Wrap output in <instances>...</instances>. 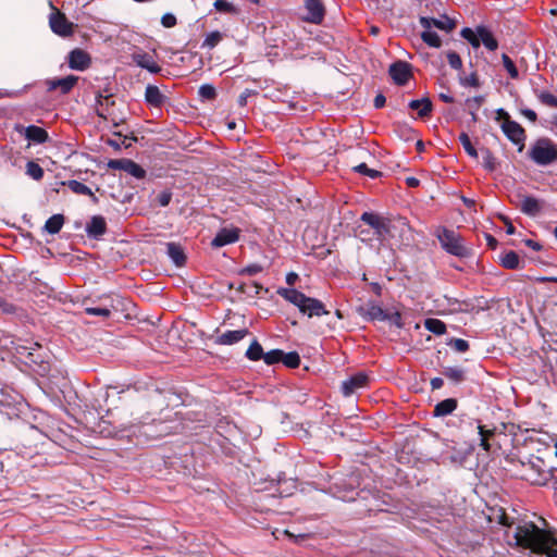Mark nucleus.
Here are the masks:
<instances>
[{
	"mask_svg": "<svg viewBox=\"0 0 557 557\" xmlns=\"http://www.w3.org/2000/svg\"><path fill=\"white\" fill-rule=\"evenodd\" d=\"M523 545L533 554L557 557V531L542 516L524 510Z\"/></svg>",
	"mask_w": 557,
	"mask_h": 557,
	"instance_id": "obj_1",
	"label": "nucleus"
},
{
	"mask_svg": "<svg viewBox=\"0 0 557 557\" xmlns=\"http://www.w3.org/2000/svg\"><path fill=\"white\" fill-rule=\"evenodd\" d=\"M277 294L285 300L295 305L302 314L308 318L321 317L329 314L322 301L315 298L306 296L304 293L294 288H280Z\"/></svg>",
	"mask_w": 557,
	"mask_h": 557,
	"instance_id": "obj_2",
	"label": "nucleus"
},
{
	"mask_svg": "<svg viewBox=\"0 0 557 557\" xmlns=\"http://www.w3.org/2000/svg\"><path fill=\"white\" fill-rule=\"evenodd\" d=\"M550 478V469L545 465L543 457L536 456L524 462V481L531 485H546Z\"/></svg>",
	"mask_w": 557,
	"mask_h": 557,
	"instance_id": "obj_3",
	"label": "nucleus"
},
{
	"mask_svg": "<svg viewBox=\"0 0 557 557\" xmlns=\"http://www.w3.org/2000/svg\"><path fill=\"white\" fill-rule=\"evenodd\" d=\"M436 237L441 243L442 248L448 253L460 258L468 257L470 255V250L463 244V238L454 230H448L446 227L438 228Z\"/></svg>",
	"mask_w": 557,
	"mask_h": 557,
	"instance_id": "obj_4",
	"label": "nucleus"
},
{
	"mask_svg": "<svg viewBox=\"0 0 557 557\" xmlns=\"http://www.w3.org/2000/svg\"><path fill=\"white\" fill-rule=\"evenodd\" d=\"M529 156L539 165H549L557 161V145L548 138H540L530 148Z\"/></svg>",
	"mask_w": 557,
	"mask_h": 557,
	"instance_id": "obj_5",
	"label": "nucleus"
},
{
	"mask_svg": "<svg viewBox=\"0 0 557 557\" xmlns=\"http://www.w3.org/2000/svg\"><path fill=\"white\" fill-rule=\"evenodd\" d=\"M550 435L536 430L524 429V453L534 458V453L539 455H549L552 445L548 442Z\"/></svg>",
	"mask_w": 557,
	"mask_h": 557,
	"instance_id": "obj_6",
	"label": "nucleus"
},
{
	"mask_svg": "<svg viewBox=\"0 0 557 557\" xmlns=\"http://www.w3.org/2000/svg\"><path fill=\"white\" fill-rule=\"evenodd\" d=\"M495 120L499 123L502 131L509 140L518 145V151H522V126L510 119L504 109L496 110Z\"/></svg>",
	"mask_w": 557,
	"mask_h": 557,
	"instance_id": "obj_7",
	"label": "nucleus"
},
{
	"mask_svg": "<svg viewBox=\"0 0 557 557\" xmlns=\"http://www.w3.org/2000/svg\"><path fill=\"white\" fill-rule=\"evenodd\" d=\"M360 220L373 230V234L379 240H385L388 236L393 235L392 230L395 225L387 218L373 212H363Z\"/></svg>",
	"mask_w": 557,
	"mask_h": 557,
	"instance_id": "obj_8",
	"label": "nucleus"
},
{
	"mask_svg": "<svg viewBox=\"0 0 557 557\" xmlns=\"http://www.w3.org/2000/svg\"><path fill=\"white\" fill-rule=\"evenodd\" d=\"M101 304L99 306H88L85 307V312L89 315L101 317L102 319H108L111 317L113 312H121L125 307V299L115 296V297H103L100 299Z\"/></svg>",
	"mask_w": 557,
	"mask_h": 557,
	"instance_id": "obj_9",
	"label": "nucleus"
},
{
	"mask_svg": "<svg viewBox=\"0 0 557 557\" xmlns=\"http://www.w3.org/2000/svg\"><path fill=\"white\" fill-rule=\"evenodd\" d=\"M49 25L54 34L62 37L70 36L73 33V23L70 22L65 14L60 11H54L50 14Z\"/></svg>",
	"mask_w": 557,
	"mask_h": 557,
	"instance_id": "obj_10",
	"label": "nucleus"
},
{
	"mask_svg": "<svg viewBox=\"0 0 557 557\" xmlns=\"http://www.w3.org/2000/svg\"><path fill=\"white\" fill-rule=\"evenodd\" d=\"M108 166L112 170H122L138 180L146 176V171L131 159H112L108 162Z\"/></svg>",
	"mask_w": 557,
	"mask_h": 557,
	"instance_id": "obj_11",
	"label": "nucleus"
},
{
	"mask_svg": "<svg viewBox=\"0 0 557 557\" xmlns=\"http://www.w3.org/2000/svg\"><path fill=\"white\" fill-rule=\"evenodd\" d=\"M388 73L396 85L404 86L412 75L411 65L405 61H396L391 64Z\"/></svg>",
	"mask_w": 557,
	"mask_h": 557,
	"instance_id": "obj_12",
	"label": "nucleus"
},
{
	"mask_svg": "<svg viewBox=\"0 0 557 557\" xmlns=\"http://www.w3.org/2000/svg\"><path fill=\"white\" fill-rule=\"evenodd\" d=\"M15 131L24 134L25 138L35 144H44L49 139V135L46 129L36 125L22 126L16 125Z\"/></svg>",
	"mask_w": 557,
	"mask_h": 557,
	"instance_id": "obj_13",
	"label": "nucleus"
},
{
	"mask_svg": "<svg viewBox=\"0 0 557 557\" xmlns=\"http://www.w3.org/2000/svg\"><path fill=\"white\" fill-rule=\"evenodd\" d=\"M419 22L423 28L436 27L447 33L451 32L456 27V22L447 15H443L440 18L421 16Z\"/></svg>",
	"mask_w": 557,
	"mask_h": 557,
	"instance_id": "obj_14",
	"label": "nucleus"
},
{
	"mask_svg": "<svg viewBox=\"0 0 557 557\" xmlns=\"http://www.w3.org/2000/svg\"><path fill=\"white\" fill-rule=\"evenodd\" d=\"M69 66L72 70L84 71L89 67L91 63L90 55L83 49L76 48L69 53Z\"/></svg>",
	"mask_w": 557,
	"mask_h": 557,
	"instance_id": "obj_15",
	"label": "nucleus"
},
{
	"mask_svg": "<svg viewBox=\"0 0 557 557\" xmlns=\"http://www.w3.org/2000/svg\"><path fill=\"white\" fill-rule=\"evenodd\" d=\"M305 8L308 12L305 20L313 24H320L325 14L324 7L321 0H304Z\"/></svg>",
	"mask_w": 557,
	"mask_h": 557,
	"instance_id": "obj_16",
	"label": "nucleus"
},
{
	"mask_svg": "<svg viewBox=\"0 0 557 557\" xmlns=\"http://www.w3.org/2000/svg\"><path fill=\"white\" fill-rule=\"evenodd\" d=\"M78 81L77 76L69 75L63 78H54L47 81L48 90L52 91L60 89L62 95L69 94Z\"/></svg>",
	"mask_w": 557,
	"mask_h": 557,
	"instance_id": "obj_17",
	"label": "nucleus"
},
{
	"mask_svg": "<svg viewBox=\"0 0 557 557\" xmlns=\"http://www.w3.org/2000/svg\"><path fill=\"white\" fill-rule=\"evenodd\" d=\"M368 384V376L364 373H357L342 383V392L345 396L352 395L357 389Z\"/></svg>",
	"mask_w": 557,
	"mask_h": 557,
	"instance_id": "obj_18",
	"label": "nucleus"
},
{
	"mask_svg": "<svg viewBox=\"0 0 557 557\" xmlns=\"http://www.w3.org/2000/svg\"><path fill=\"white\" fill-rule=\"evenodd\" d=\"M239 234L237 228H222L218 232L211 242V246L215 248L233 244L238 240Z\"/></svg>",
	"mask_w": 557,
	"mask_h": 557,
	"instance_id": "obj_19",
	"label": "nucleus"
},
{
	"mask_svg": "<svg viewBox=\"0 0 557 557\" xmlns=\"http://www.w3.org/2000/svg\"><path fill=\"white\" fill-rule=\"evenodd\" d=\"M107 232V223L103 216L94 215L86 225V233L90 238H100Z\"/></svg>",
	"mask_w": 557,
	"mask_h": 557,
	"instance_id": "obj_20",
	"label": "nucleus"
},
{
	"mask_svg": "<svg viewBox=\"0 0 557 557\" xmlns=\"http://www.w3.org/2000/svg\"><path fill=\"white\" fill-rule=\"evenodd\" d=\"M145 101L151 107L161 108L168 101V97L158 86L148 85L145 90Z\"/></svg>",
	"mask_w": 557,
	"mask_h": 557,
	"instance_id": "obj_21",
	"label": "nucleus"
},
{
	"mask_svg": "<svg viewBox=\"0 0 557 557\" xmlns=\"http://www.w3.org/2000/svg\"><path fill=\"white\" fill-rule=\"evenodd\" d=\"M133 61L140 67L146 69L150 73L157 74L161 71V66L157 64L153 57L146 52H136L133 54Z\"/></svg>",
	"mask_w": 557,
	"mask_h": 557,
	"instance_id": "obj_22",
	"label": "nucleus"
},
{
	"mask_svg": "<svg viewBox=\"0 0 557 557\" xmlns=\"http://www.w3.org/2000/svg\"><path fill=\"white\" fill-rule=\"evenodd\" d=\"M249 334L247 329L227 331L216 337L215 343L219 345H233L245 338Z\"/></svg>",
	"mask_w": 557,
	"mask_h": 557,
	"instance_id": "obj_23",
	"label": "nucleus"
},
{
	"mask_svg": "<svg viewBox=\"0 0 557 557\" xmlns=\"http://www.w3.org/2000/svg\"><path fill=\"white\" fill-rule=\"evenodd\" d=\"M361 314L368 320H377L385 321L387 318V312L373 302H369L364 308H361Z\"/></svg>",
	"mask_w": 557,
	"mask_h": 557,
	"instance_id": "obj_24",
	"label": "nucleus"
},
{
	"mask_svg": "<svg viewBox=\"0 0 557 557\" xmlns=\"http://www.w3.org/2000/svg\"><path fill=\"white\" fill-rule=\"evenodd\" d=\"M166 252H168V256L172 259V261L177 267L184 265V263L186 261V256H185L184 250L181 247V245H178L176 243H168L166 244Z\"/></svg>",
	"mask_w": 557,
	"mask_h": 557,
	"instance_id": "obj_25",
	"label": "nucleus"
},
{
	"mask_svg": "<svg viewBox=\"0 0 557 557\" xmlns=\"http://www.w3.org/2000/svg\"><path fill=\"white\" fill-rule=\"evenodd\" d=\"M457 408V400L455 398H446L440 401L434 408L435 417H445L450 414Z\"/></svg>",
	"mask_w": 557,
	"mask_h": 557,
	"instance_id": "obj_26",
	"label": "nucleus"
},
{
	"mask_svg": "<svg viewBox=\"0 0 557 557\" xmlns=\"http://www.w3.org/2000/svg\"><path fill=\"white\" fill-rule=\"evenodd\" d=\"M476 32L480 37V44L482 42L491 51L497 49V40L494 38L493 34L487 28L479 26L476 28Z\"/></svg>",
	"mask_w": 557,
	"mask_h": 557,
	"instance_id": "obj_27",
	"label": "nucleus"
},
{
	"mask_svg": "<svg viewBox=\"0 0 557 557\" xmlns=\"http://www.w3.org/2000/svg\"><path fill=\"white\" fill-rule=\"evenodd\" d=\"M409 108L418 110L420 117L428 116L432 111V102L429 98L416 99L409 102Z\"/></svg>",
	"mask_w": 557,
	"mask_h": 557,
	"instance_id": "obj_28",
	"label": "nucleus"
},
{
	"mask_svg": "<svg viewBox=\"0 0 557 557\" xmlns=\"http://www.w3.org/2000/svg\"><path fill=\"white\" fill-rule=\"evenodd\" d=\"M543 208V202L530 196H524V214L535 216Z\"/></svg>",
	"mask_w": 557,
	"mask_h": 557,
	"instance_id": "obj_29",
	"label": "nucleus"
},
{
	"mask_svg": "<svg viewBox=\"0 0 557 557\" xmlns=\"http://www.w3.org/2000/svg\"><path fill=\"white\" fill-rule=\"evenodd\" d=\"M64 224V216L62 214H53L45 223V231L49 234H58Z\"/></svg>",
	"mask_w": 557,
	"mask_h": 557,
	"instance_id": "obj_30",
	"label": "nucleus"
},
{
	"mask_svg": "<svg viewBox=\"0 0 557 557\" xmlns=\"http://www.w3.org/2000/svg\"><path fill=\"white\" fill-rule=\"evenodd\" d=\"M443 374L455 384H458L466 379V371L459 367H446Z\"/></svg>",
	"mask_w": 557,
	"mask_h": 557,
	"instance_id": "obj_31",
	"label": "nucleus"
},
{
	"mask_svg": "<svg viewBox=\"0 0 557 557\" xmlns=\"http://www.w3.org/2000/svg\"><path fill=\"white\" fill-rule=\"evenodd\" d=\"M519 256L510 250L499 256V262L505 269H516L519 265Z\"/></svg>",
	"mask_w": 557,
	"mask_h": 557,
	"instance_id": "obj_32",
	"label": "nucleus"
},
{
	"mask_svg": "<svg viewBox=\"0 0 557 557\" xmlns=\"http://www.w3.org/2000/svg\"><path fill=\"white\" fill-rule=\"evenodd\" d=\"M424 327L435 335H443L446 332V324L434 318L426 319L424 321Z\"/></svg>",
	"mask_w": 557,
	"mask_h": 557,
	"instance_id": "obj_33",
	"label": "nucleus"
},
{
	"mask_svg": "<svg viewBox=\"0 0 557 557\" xmlns=\"http://www.w3.org/2000/svg\"><path fill=\"white\" fill-rule=\"evenodd\" d=\"M422 40L433 48H440L442 45V40L440 36L432 30V28H424V30L421 33Z\"/></svg>",
	"mask_w": 557,
	"mask_h": 557,
	"instance_id": "obj_34",
	"label": "nucleus"
},
{
	"mask_svg": "<svg viewBox=\"0 0 557 557\" xmlns=\"http://www.w3.org/2000/svg\"><path fill=\"white\" fill-rule=\"evenodd\" d=\"M478 430H479V435H480V446L484 450L488 451L490 450L488 440H490V437L494 436L495 430L486 429L485 425H481V424L478 425Z\"/></svg>",
	"mask_w": 557,
	"mask_h": 557,
	"instance_id": "obj_35",
	"label": "nucleus"
},
{
	"mask_svg": "<svg viewBox=\"0 0 557 557\" xmlns=\"http://www.w3.org/2000/svg\"><path fill=\"white\" fill-rule=\"evenodd\" d=\"M263 348L258 341H253L246 351V357L251 361H258L263 358Z\"/></svg>",
	"mask_w": 557,
	"mask_h": 557,
	"instance_id": "obj_36",
	"label": "nucleus"
},
{
	"mask_svg": "<svg viewBox=\"0 0 557 557\" xmlns=\"http://www.w3.org/2000/svg\"><path fill=\"white\" fill-rule=\"evenodd\" d=\"M97 101L100 104V109L97 110V114L100 117L107 119V111L110 106L114 104V100L111 99V96H102L99 94L97 96Z\"/></svg>",
	"mask_w": 557,
	"mask_h": 557,
	"instance_id": "obj_37",
	"label": "nucleus"
},
{
	"mask_svg": "<svg viewBox=\"0 0 557 557\" xmlns=\"http://www.w3.org/2000/svg\"><path fill=\"white\" fill-rule=\"evenodd\" d=\"M281 362H283L287 368L295 369L300 364V357L296 351H290L287 354L283 351Z\"/></svg>",
	"mask_w": 557,
	"mask_h": 557,
	"instance_id": "obj_38",
	"label": "nucleus"
},
{
	"mask_svg": "<svg viewBox=\"0 0 557 557\" xmlns=\"http://www.w3.org/2000/svg\"><path fill=\"white\" fill-rule=\"evenodd\" d=\"M26 174L33 180L39 181L44 176V170L38 163L28 161L26 164Z\"/></svg>",
	"mask_w": 557,
	"mask_h": 557,
	"instance_id": "obj_39",
	"label": "nucleus"
},
{
	"mask_svg": "<svg viewBox=\"0 0 557 557\" xmlns=\"http://www.w3.org/2000/svg\"><path fill=\"white\" fill-rule=\"evenodd\" d=\"M67 186L75 194L94 196L91 189L78 181H75V180L69 181Z\"/></svg>",
	"mask_w": 557,
	"mask_h": 557,
	"instance_id": "obj_40",
	"label": "nucleus"
},
{
	"mask_svg": "<svg viewBox=\"0 0 557 557\" xmlns=\"http://www.w3.org/2000/svg\"><path fill=\"white\" fill-rule=\"evenodd\" d=\"M223 39V34L220 33L219 30H215V32H211L209 33L203 42H202V47H206V48H209V49H212L214 48L221 40Z\"/></svg>",
	"mask_w": 557,
	"mask_h": 557,
	"instance_id": "obj_41",
	"label": "nucleus"
},
{
	"mask_svg": "<svg viewBox=\"0 0 557 557\" xmlns=\"http://www.w3.org/2000/svg\"><path fill=\"white\" fill-rule=\"evenodd\" d=\"M460 35H461L462 38L468 40L473 48H479L480 47V37L478 35V32H473L471 28L465 27L461 30Z\"/></svg>",
	"mask_w": 557,
	"mask_h": 557,
	"instance_id": "obj_42",
	"label": "nucleus"
},
{
	"mask_svg": "<svg viewBox=\"0 0 557 557\" xmlns=\"http://www.w3.org/2000/svg\"><path fill=\"white\" fill-rule=\"evenodd\" d=\"M199 97L202 100H213L216 97L215 88L210 84H203L199 87L198 90Z\"/></svg>",
	"mask_w": 557,
	"mask_h": 557,
	"instance_id": "obj_43",
	"label": "nucleus"
},
{
	"mask_svg": "<svg viewBox=\"0 0 557 557\" xmlns=\"http://www.w3.org/2000/svg\"><path fill=\"white\" fill-rule=\"evenodd\" d=\"M352 170L359 174L367 175L371 178H377L382 175L380 171L368 168L366 163H360L354 166Z\"/></svg>",
	"mask_w": 557,
	"mask_h": 557,
	"instance_id": "obj_44",
	"label": "nucleus"
},
{
	"mask_svg": "<svg viewBox=\"0 0 557 557\" xmlns=\"http://www.w3.org/2000/svg\"><path fill=\"white\" fill-rule=\"evenodd\" d=\"M459 140L462 145V147L465 148V150L467 151V153L473 158H478V151L476 149L473 147L471 140H470V137L468 136V134L466 133H461L460 136H459Z\"/></svg>",
	"mask_w": 557,
	"mask_h": 557,
	"instance_id": "obj_45",
	"label": "nucleus"
},
{
	"mask_svg": "<svg viewBox=\"0 0 557 557\" xmlns=\"http://www.w3.org/2000/svg\"><path fill=\"white\" fill-rule=\"evenodd\" d=\"M282 355H283V350L281 349H273L269 352H265L263 355V360L267 364L271 366V364H274V363H277V362H281V359H282Z\"/></svg>",
	"mask_w": 557,
	"mask_h": 557,
	"instance_id": "obj_46",
	"label": "nucleus"
},
{
	"mask_svg": "<svg viewBox=\"0 0 557 557\" xmlns=\"http://www.w3.org/2000/svg\"><path fill=\"white\" fill-rule=\"evenodd\" d=\"M482 163L485 169L493 171L495 169V158L488 149H481Z\"/></svg>",
	"mask_w": 557,
	"mask_h": 557,
	"instance_id": "obj_47",
	"label": "nucleus"
},
{
	"mask_svg": "<svg viewBox=\"0 0 557 557\" xmlns=\"http://www.w3.org/2000/svg\"><path fill=\"white\" fill-rule=\"evenodd\" d=\"M213 5H214L215 10L219 12L232 13V14L238 13V10L232 3L226 2L224 0H215Z\"/></svg>",
	"mask_w": 557,
	"mask_h": 557,
	"instance_id": "obj_48",
	"label": "nucleus"
},
{
	"mask_svg": "<svg viewBox=\"0 0 557 557\" xmlns=\"http://www.w3.org/2000/svg\"><path fill=\"white\" fill-rule=\"evenodd\" d=\"M537 97L543 104H545L549 108H557V97L554 96L553 94L547 92V91H542L539 94Z\"/></svg>",
	"mask_w": 557,
	"mask_h": 557,
	"instance_id": "obj_49",
	"label": "nucleus"
},
{
	"mask_svg": "<svg viewBox=\"0 0 557 557\" xmlns=\"http://www.w3.org/2000/svg\"><path fill=\"white\" fill-rule=\"evenodd\" d=\"M447 345L458 352H465L469 349V343L462 338H451Z\"/></svg>",
	"mask_w": 557,
	"mask_h": 557,
	"instance_id": "obj_50",
	"label": "nucleus"
},
{
	"mask_svg": "<svg viewBox=\"0 0 557 557\" xmlns=\"http://www.w3.org/2000/svg\"><path fill=\"white\" fill-rule=\"evenodd\" d=\"M503 63L512 78H517L519 76L518 69L507 54H503Z\"/></svg>",
	"mask_w": 557,
	"mask_h": 557,
	"instance_id": "obj_51",
	"label": "nucleus"
},
{
	"mask_svg": "<svg viewBox=\"0 0 557 557\" xmlns=\"http://www.w3.org/2000/svg\"><path fill=\"white\" fill-rule=\"evenodd\" d=\"M447 60L449 65L455 70H460L462 67V61L460 55L455 51H449L447 53Z\"/></svg>",
	"mask_w": 557,
	"mask_h": 557,
	"instance_id": "obj_52",
	"label": "nucleus"
},
{
	"mask_svg": "<svg viewBox=\"0 0 557 557\" xmlns=\"http://www.w3.org/2000/svg\"><path fill=\"white\" fill-rule=\"evenodd\" d=\"M172 193L169 189L162 190L157 197L156 201L160 207H166L171 202Z\"/></svg>",
	"mask_w": 557,
	"mask_h": 557,
	"instance_id": "obj_53",
	"label": "nucleus"
},
{
	"mask_svg": "<svg viewBox=\"0 0 557 557\" xmlns=\"http://www.w3.org/2000/svg\"><path fill=\"white\" fill-rule=\"evenodd\" d=\"M460 84L463 86L479 87V78L476 73H471L469 76L460 77Z\"/></svg>",
	"mask_w": 557,
	"mask_h": 557,
	"instance_id": "obj_54",
	"label": "nucleus"
},
{
	"mask_svg": "<svg viewBox=\"0 0 557 557\" xmlns=\"http://www.w3.org/2000/svg\"><path fill=\"white\" fill-rule=\"evenodd\" d=\"M15 311L16 307L13 304L8 302L4 298L0 296V312L14 313Z\"/></svg>",
	"mask_w": 557,
	"mask_h": 557,
	"instance_id": "obj_55",
	"label": "nucleus"
},
{
	"mask_svg": "<svg viewBox=\"0 0 557 557\" xmlns=\"http://www.w3.org/2000/svg\"><path fill=\"white\" fill-rule=\"evenodd\" d=\"M483 102H484L483 96H476L471 99H467V104L470 108V110L476 111L482 106Z\"/></svg>",
	"mask_w": 557,
	"mask_h": 557,
	"instance_id": "obj_56",
	"label": "nucleus"
},
{
	"mask_svg": "<svg viewBox=\"0 0 557 557\" xmlns=\"http://www.w3.org/2000/svg\"><path fill=\"white\" fill-rule=\"evenodd\" d=\"M385 321H388L389 323L396 325L397 327H401L403 326V322H401V315L398 311H395V312H392V313H388L387 312V318Z\"/></svg>",
	"mask_w": 557,
	"mask_h": 557,
	"instance_id": "obj_57",
	"label": "nucleus"
},
{
	"mask_svg": "<svg viewBox=\"0 0 557 557\" xmlns=\"http://www.w3.org/2000/svg\"><path fill=\"white\" fill-rule=\"evenodd\" d=\"M161 23L166 28L173 27L176 25V17L171 13H166L162 16Z\"/></svg>",
	"mask_w": 557,
	"mask_h": 557,
	"instance_id": "obj_58",
	"label": "nucleus"
},
{
	"mask_svg": "<svg viewBox=\"0 0 557 557\" xmlns=\"http://www.w3.org/2000/svg\"><path fill=\"white\" fill-rule=\"evenodd\" d=\"M262 271V267L259 264H250L240 271V274L256 275Z\"/></svg>",
	"mask_w": 557,
	"mask_h": 557,
	"instance_id": "obj_59",
	"label": "nucleus"
},
{
	"mask_svg": "<svg viewBox=\"0 0 557 557\" xmlns=\"http://www.w3.org/2000/svg\"><path fill=\"white\" fill-rule=\"evenodd\" d=\"M357 237H359L362 242H369L372 239L371 237V231L368 228H362L361 226H358L356 231Z\"/></svg>",
	"mask_w": 557,
	"mask_h": 557,
	"instance_id": "obj_60",
	"label": "nucleus"
},
{
	"mask_svg": "<svg viewBox=\"0 0 557 557\" xmlns=\"http://www.w3.org/2000/svg\"><path fill=\"white\" fill-rule=\"evenodd\" d=\"M499 218L502 219V221H503V222H504V224H505L506 233H507L508 235H512V234H515L516 228H515V226H513V224H512V221H511L508 216H506V215H500Z\"/></svg>",
	"mask_w": 557,
	"mask_h": 557,
	"instance_id": "obj_61",
	"label": "nucleus"
},
{
	"mask_svg": "<svg viewBox=\"0 0 557 557\" xmlns=\"http://www.w3.org/2000/svg\"><path fill=\"white\" fill-rule=\"evenodd\" d=\"M385 102H386V98H385L384 95L379 94V95L375 96V98H374V107L376 109L383 108L385 106Z\"/></svg>",
	"mask_w": 557,
	"mask_h": 557,
	"instance_id": "obj_62",
	"label": "nucleus"
},
{
	"mask_svg": "<svg viewBox=\"0 0 557 557\" xmlns=\"http://www.w3.org/2000/svg\"><path fill=\"white\" fill-rule=\"evenodd\" d=\"M484 237H485L487 246L491 249H495L497 247V239L494 236H492L491 234L485 233Z\"/></svg>",
	"mask_w": 557,
	"mask_h": 557,
	"instance_id": "obj_63",
	"label": "nucleus"
},
{
	"mask_svg": "<svg viewBox=\"0 0 557 557\" xmlns=\"http://www.w3.org/2000/svg\"><path fill=\"white\" fill-rule=\"evenodd\" d=\"M524 245L536 251L542 249V245L532 239H524Z\"/></svg>",
	"mask_w": 557,
	"mask_h": 557,
	"instance_id": "obj_64",
	"label": "nucleus"
}]
</instances>
